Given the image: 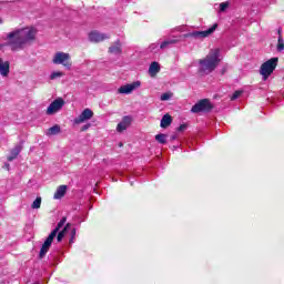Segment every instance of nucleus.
<instances>
[{"mask_svg":"<svg viewBox=\"0 0 284 284\" xmlns=\"http://www.w3.org/2000/svg\"><path fill=\"white\" fill-rule=\"evenodd\" d=\"M212 108V102L207 99H203L192 106L191 112L193 114H199V112H211Z\"/></svg>","mask_w":284,"mask_h":284,"instance_id":"nucleus-5","label":"nucleus"},{"mask_svg":"<svg viewBox=\"0 0 284 284\" xmlns=\"http://www.w3.org/2000/svg\"><path fill=\"white\" fill-rule=\"evenodd\" d=\"M139 88H141V82L134 81L132 83L121 85L118 89V94H132L134 90H139Z\"/></svg>","mask_w":284,"mask_h":284,"instance_id":"nucleus-7","label":"nucleus"},{"mask_svg":"<svg viewBox=\"0 0 284 284\" xmlns=\"http://www.w3.org/2000/svg\"><path fill=\"white\" fill-rule=\"evenodd\" d=\"M200 63V72L203 74H211L214 72L216 68H219V63H221V50L212 49L209 54L199 61Z\"/></svg>","mask_w":284,"mask_h":284,"instance_id":"nucleus-2","label":"nucleus"},{"mask_svg":"<svg viewBox=\"0 0 284 284\" xmlns=\"http://www.w3.org/2000/svg\"><path fill=\"white\" fill-rule=\"evenodd\" d=\"M216 28H219V24L215 23L205 31H193V32L186 33L185 37L187 38L192 37L193 39H205L210 37V34H213Z\"/></svg>","mask_w":284,"mask_h":284,"instance_id":"nucleus-6","label":"nucleus"},{"mask_svg":"<svg viewBox=\"0 0 284 284\" xmlns=\"http://www.w3.org/2000/svg\"><path fill=\"white\" fill-rule=\"evenodd\" d=\"M21 150H23V144H17L10 152V155H8L7 161L12 162L14 159L21 154Z\"/></svg>","mask_w":284,"mask_h":284,"instance_id":"nucleus-13","label":"nucleus"},{"mask_svg":"<svg viewBox=\"0 0 284 284\" xmlns=\"http://www.w3.org/2000/svg\"><path fill=\"white\" fill-rule=\"evenodd\" d=\"M67 221H68V217L65 216L62 217L58 223V225L55 226V229L52 230L51 234H53L54 237H57V234H59V230H61V227L65 225Z\"/></svg>","mask_w":284,"mask_h":284,"instance_id":"nucleus-19","label":"nucleus"},{"mask_svg":"<svg viewBox=\"0 0 284 284\" xmlns=\"http://www.w3.org/2000/svg\"><path fill=\"white\" fill-rule=\"evenodd\" d=\"M172 99V93H162L161 101H170Z\"/></svg>","mask_w":284,"mask_h":284,"instance_id":"nucleus-28","label":"nucleus"},{"mask_svg":"<svg viewBox=\"0 0 284 284\" xmlns=\"http://www.w3.org/2000/svg\"><path fill=\"white\" fill-rule=\"evenodd\" d=\"M241 94H243L242 91H235L233 93V95L231 97V101H236V99H239V97H241Z\"/></svg>","mask_w":284,"mask_h":284,"instance_id":"nucleus-30","label":"nucleus"},{"mask_svg":"<svg viewBox=\"0 0 284 284\" xmlns=\"http://www.w3.org/2000/svg\"><path fill=\"white\" fill-rule=\"evenodd\" d=\"M70 227V223H68L62 231L58 233L57 240L58 243H61L63 241V236H65V233L68 232V229Z\"/></svg>","mask_w":284,"mask_h":284,"instance_id":"nucleus-23","label":"nucleus"},{"mask_svg":"<svg viewBox=\"0 0 284 284\" xmlns=\"http://www.w3.org/2000/svg\"><path fill=\"white\" fill-rule=\"evenodd\" d=\"M91 124H85L81 128V132H85L87 130H90Z\"/></svg>","mask_w":284,"mask_h":284,"instance_id":"nucleus-33","label":"nucleus"},{"mask_svg":"<svg viewBox=\"0 0 284 284\" xmlns=\"http://www.w3.org/2000/svg\"><path fill=\"white\" fill-rule=\"evenodd\" d=\"M155 141H158V143H161V145H165V143H168V135L163 133L156 134Z\"/></svg>","mask_w":284,"mask_h":284,"instance_id":"nucleus-22","label":"nucleus"},{"mask_svg":"<svg viewBox=\"0 0 284 284\" xmlns=\"http://www.w3.org/2000/svg\"><path fill=\"white\" fill-rule=\"evenodd\" d=\"M185 130H187V124H181V125L178 128V132H185Z\"/></svg>","mask_w":284,"mask_h":284,"instance_id":"nucleus-32","label":"nucleus"},{"mask_svg":"<svg viewBox=\"0 0 284 284\" xmlns=\"http://www.w3.org/2000/svg\"><path fill=\"white\" fill-rule=\"evenodd\" d=\"M178 42L179 40L176 39L165 40L160 44V50H168V48H170L171 45H174V43H178Z\"/></svg>","mask_w":284,"mask_h":284,"instance_id":"nucleus-20","label":"nucleus"},{"mask_svg":"<svg viewBox=\"0 0 284 284\" xmlns=\"http://www.w3.org/2000/svg\"><path fill=\"white\" fill-rule=\"evenodd\" d=\"M63 105H65V101H63V99H61V98L55 99L48 106L47 114H49V115L57 114V112H59V110H61L63 108Z\"/></svg>","mask_w":284,"mask_h":284,"instance_id":"nucleus-8","label":"nucleus"},{"mask_svg":"<svg viewBox=\"0 0 284 284\" xmlns=\"http://www.w3.org/2000/svg\"><path fill=\"white\" fill-rule=\"evenodd\" d=\"M171 139H172V141H174V140L176 139V135H172V138H171Z\"/></svg>","mask_w":284,"mask_h":284,"instance_id":"nucleus-36","label":"nucleus"},{"mask_svg":"<svg viewBox=\"0 0 284 284\" xmlns=\"http://www.w3.org/2000/svg\"><path fill=\"white\" fill-rule=\"evenodd\" d=\"M94 116V112L90 109H84L81 114L74 119V123L77 125H81V123H85V121H90Z\"/></svg>","mask_w":284,"mask_h":284,"instance_id":"nucleus-9","label":"nucleus"},{"mask_svg":"<svg viewBox=\"0 0 284 284\" xmlns=\"http://www.w3.org/2000/svg\"><path fill=\"white\" fill-rule=\"evenodd\" d=\"M132 123L131 116H124L122 121L118 124L116 130L118 132H123L130 128V124Z\"/></svg>","mask_w":284,"mask_h":284,"instance_id":"nucleus-14","label":"nucleus"},{"mask_svg":"<svg viewBox=\"0 0 284 284\" xmlns=\"http://www.w3.org/2000/svg\"><path fill=\"white\" fill-rule=\"evenodd\" d=\"M284 50V40L283 36H280L277 39V52H283Z\"/></svg>","mask_w":284,"mask_h":284,"instance_id":"nucleus-25","label":"nucleus"},{"mask_svg":"<svg viewBox=\"0 0 284 284\" xmlns=\"http://www.w3.org/2000/svg\"><path fill=\"white\" fill-rule=\"evenodd\" d=\"M74 236H77V229L71 230V239L69 240V243H74Z\"/></svg>","mask_w":284,"mask_h":284,"instance_id":"nucleus-31","label":"nucleus"},{"mask_svg":"<svg viewBox=\"0 0 284 284\" xmlns=\"http://www.w3.org/2000/svg\"><path fill=\"white\" fill-rule=\"evenodd\" d=\"M276 65H278V58H271L261 65L260 74H262L264 81L276 70Z\"/></svg>","mask_w":284,"mask_h":284,"instance_id":"nucleus-4","label":"nucleus"},{"mask_svg":"<svg viewBox=\"0 0 284 284\" xmlns=\"http://www.w3.org/2000/svg\"><path fill=\"white\" fill-rule=\"evenodd\" d=\"M61 133V126L59 124H55L48 129L47 136H55V134Z\"/></svg>","mask_w":284,"mask_h":284,"instance_id":"nucleus-18","label":"nucleus"},{"mask_svg":"<svg viewBox=\"0 0 284 284\" xmlns=\"http://www.w3.org/2000/svg\"><path fill=\"white\" fill-rule=\"evenodd\" d=\"M160 125L161 128H169V125H172V115L170 114L163 115Z\"/></svg>","mask_w":284,"mask_h":284,"instance_id":"nucleus-21","label":"nucleus"},{"mask_svg":"<svg viewBox=\"0 0 284 284\" xmlns=\"http://www.w3.org/2000/svg\"><path fill=\"white\" fill-rule=\"evenodd\" d=\"M281 32H282V29H278V30H277L278 37H283V36L281 34Z\"/></svg>","mask_w":284,"mask_h":284,"instance_id":"nucleus-34","label":"nucleus"},{"mask_svg":"<svg viewBox=\"0 0 284 284\" xmlns=\"http://www.w3.org/2000/svg\"><path fill=\"white\" fill-rule=\"evenodd\" d=\"M65 73L61 72V71H54L50 74V79L51 81H54L57 79H61V77H64Z\"/></svg>","mask_w":284,"mask_h":284,"instance_id":"nucleus-24","label":"nucleus"},{"mask_svg":"<svg viewBox=\"0 0 284 284\" xmlns=\"http://www.w3.org/2000/svg\"><path fill=\"white\" fill-rule=\"evenodd\" d=\"M65 192H68V186L67 185H60L54 195L53 199L59 200V199H63L65 196Z\"/></svg>","mask_w":284,"mask_h":284,"instance_id":"nucleus-17","label":"nucleus"},{"mask_svg":"<svg viewBox=\"0 0 284 284\" xmlns=\"http://www.w3.org/2000/svg\"><path fill=\"white\" fill-rule=\"evenodd\" d=\"M71 60H72V57L70 55V53H65L63 51H58L53 55L52 63H54L55 65H63L64 68L70 70L72 68Z\"/></svg>","mask_w":284,"mask_h":284,"instance_id":"nucleus-3","label":"nucleus"},{"mask_svg":"<svg viewBox=\"0 0 284 284\" xmlns=\"http://www.w3.org/2000/svg\"><path fill=\"white\" fill-rule=\"evenodd\" d=\"M105 39H110V34L101 33L99 31H93L89 34V40L92 41L93 43L105 41Z\"/></svg>","mask_w":284,"mask_h":284,"instance_id":"nucleus-12","label":"nucleus"},{"mask_svg":"<svg viewBox=\"0 0 284 284\" xmlns=\"http://www.w3.org/2000/svg\"><path fill=\"white\" fill-rule=\"evenodd\" d=\"M225 72H227V69L226 68L222 69V74H224Z\"/></svg>","mask_w":284,"mask_h":284,"instance_id":"nucleus-35","label":"nucleus"},{"mask_svg":"<svg viewBox=\"0 0 284 284\" xmlns=\"http://www.w3.org/2000/svg\"><path fill=\"white\" fill-rule=\"evenodd\" d=\"M32 210H39V207H41V197H37L32 205H31Z\"/></svg>","mask_w":284,"mask_h":284,"instance_id":"nucleus-26","label":"nucleus"},{"mask_svg":"<svg viewBox=\"0 0 284 284\" xmlns=\"http://www.w3.org/2000/svg\"><path fill=\"white\" fill-rule=\"evenodd\" d=\"M9 74H10V62L3 61V59L0 58V75L8 77Z\"/></svg>","mask_w":284,"mask_h":284,"instance_id":"nucleus-15","label":"nucleus"},{"mask_svg":"<svg viewBox=\"0 0 284 284\" xmlns=\"http://www.w3.org/2000/svg\"><path fill=\"white\" fill-rule=\"evenodd\" d=\"M34 37H37V31L32 28L16 29L7 33L4 41H7V45L14 52L17 50H23L30 41H34Z\"/></svg>","mask_w":284,"mask_h":284,"instance_id":"nucleus-1","label":"nucleus"},{"mask_svg":"<svg viewBox=\"0 0 284 284\" xmlns=\"http://www.w3.org/2000/svg\"><path fill=\"white\" fill-rule=\"evenodd\" d=\"M3 21L1 20V18H0V23H2Z\"/></svg>","mask_w":284,"mask_h":284,"instance_id":"nucleus-37","label":"nucleus"},{"mask_svg":"<svg viewBox=\"0 0 284 284\" xmlns=\"http://www.w3.org/2000/svg\"><path fill=\"white\" fill-rule=\"evenodd\" d=\"M109 54H113L114 57H121L123 54V44L121 40H116L109 47Z\"/></svg>","mask_w":284,"mask_h":284,"instance_id":"nucleus-11","label":"nucleus"},{"mask_svg":"<svg viewBox=\"0 0 284 284\" xmlns=\"http://www.w3.org/2000/svg\"><path fill=\"white\" fill-rule=\"evenodd\" d=\"M161 72V64L159 62H152L149 67L150 77H156Z\"/></svg>","mask_w":284,"mask_h":284,"instance_id":"nucleus-16","label":"nucleus"},{"mask_svg":"<svg viewBox=\"0 0 284 284\" xmlns=\"http://www.w3.org/2000/svg\"><path fill=\"white\" fill-rule=\"evenodd\" d=\"M159 50V43H152L149 45V51L150 52H156Z\"/></svg>","mask_w":284,"mask_h":284,"instance_id":"nucleus-29","label":"nucleus"},{"mask_svg":"<svg viewBox=\"0 0 284 284\" xmlns=\"http://www.w3.org/2000/svg\"><path fill=\"white\" fill-rule=\"evenodd\" d=\"M227 8H230V2H222L220 4V12H225V10H227Z\"/></svg>","mask_w":284,"mask_h":284,"instance_id":"nucleus-27","label":"nucleus"},{"mask_svg":"<svg viewBox=\"0 0 284 284\" xmlns=\"http://www.w3.org/2000/svg\"><path fill=\"white\" fill-rule=\"evenodd\" d=\"M54 239H55L54 233H50L40 250V254H39L40 258H43V256H45V254H48V251L50 250V247L52 245V241H54Z\"/></svg>","mask_w":284,"mask_h":284,"instance_id":"nucleus-10","label":"nucleus"}]
</instances>
